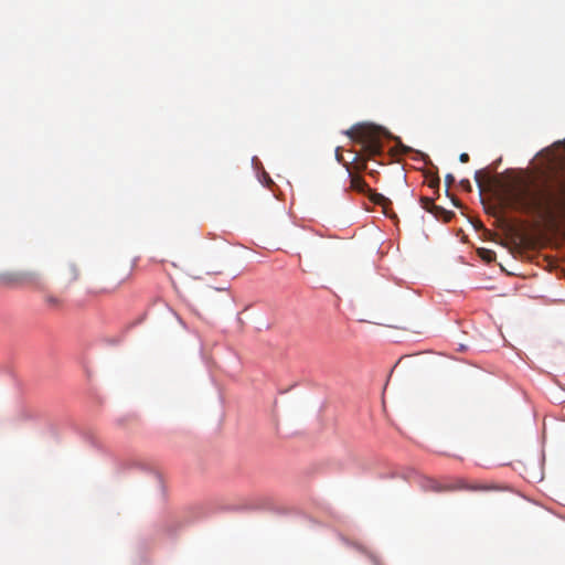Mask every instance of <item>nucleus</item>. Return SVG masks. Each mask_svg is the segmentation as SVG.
Instances as JSON below:
<instances>
[{"label":"nucleus","instance_id":"nucleus-17","mask_svg":"<svg viewBox=\"0 0 565 565\" xmlns=\"http://www.w3.org/2000/svg\"><path fill=\"white\" fill-rule=\"evenodd\" d=\"M429 186L431 188H438L439 186V179L431 180L429 183Z\"/></svg>","mask_w":565,"mask_h":565},{"label":"nucleus","instance_id":"nucleus-7","mask_svg":"<svg viewBox=\"0 0 565 565\" xmlns=\"http://www.w3.org/2000/svg\"><path fill=\"white\" fill-rule=\"evenodd\" d=\"M422 487L424 490H431V491H436V492H440V491H447V487H444L441 484L438 483V481L434 480V479H425L422 483Z\"/></svg>","mask_w":565,"mask_h":565},{"label":"nucleus","instance_id":"nucleus-10","mask_svg":"<svg viewBox=\"0 0 565 565\" xmlns=\"http://www.w3.org/2000/svg\"><path fill=\"white\" fill-rule=\"evenodd\" d=\"M479 255L480 257L486 260L487 263H491L492 260L495 259V253L491 249H484L482 248L480 252H479Z\"/></svg>","mask_w":565,"mask_h":565},{"label":"nucleus","instance_id":"nucleus-5","mask_svg":"<svg viewBox=\"0 0 565 565\" xmlns=\"http://www.w3.org/2000/svg\"><path fill=\"white\" fill-rule=\"evenodd\" d=\"M344 168L347 169V171L349 172V177H350V188L359 193H363V194H366L369 192H371V189L370 186L366 184V182L364 181V179L358 174V173H353L351 170H350V166L349 163H344Z\"/></svg>","mask_w":565,"mask_h":565},{"label":"nucleus","instance_id":"nucleus-16","mask_svg":"<svg viewBox=\"0 0 565 565\" xmlns=\"http://www.w3.org/2000/svg\"><path fill=\"white\" fill-rule=\"evenodd\" d=\"M445 180H446L447 185H450L455 182V177L452 174H447Z\"/></svg>","mask_w":565,"mask_h":565},{"label":"nucleus","instance_id":"nucleus-14","mask_svg":"<svg viewBox=\"0 0 565 565\" xmlns=\"http://www.w3.org/2000/svg\"><path fill=\"white\" fill-rule=\"evenodd\" d=\"M460 185L467 190V191H471V184H470V181L469 180H461L460 181Z\"/></svg>","mask_w":565,"mask_h":565},{"label":"nucleus","instance_id":"nucleus-12","mask_svg":"<svg viewBox=\"0 0 565 565\" xmlns=\"http://www.w3.org/2000/svg\"><path fill=\"white\" fill-rule=\"evenodd\" d=\"M335 159L338 162L342 163L344 166V163H348L347 161H344L343 159V156H342V149L340 147H338L335 149Z\"/></svg>","mask_w":565,"mask_h":565},{"label":"nucleus","instance_id":"nucleus-11","mask_svg":"<svg viewBox=\"0 0 565 565\" xmlns=\"http://www.w3.org/2000/svg\"><path fill=\"white\" fill-rule=\"evenodd\" d=\"M488 178L489 177L483 171H477L475 173V180L480 188H482L484 180Z\"/></svg>","mask_w":565,"mask_h":565},{"label":"nucleus","instance_id":"nucleus-8","mask_svg":"<svg viewBox=\"0 0 565 565\" xmlns=\"http://www.w3.org/2000/svg\"><path fill=\"white\" fill-rule=\"evenodd\" d=\"M420 205L424 210L434 214H437L438 211H443L441 207L435 205L433 200L427 196L420 198Z\"/></svg>","mask_w":565,"mask_h":565},{"label":"nucleus","instance_id":"nucleus-4","mask_svg":"<svg viewBox=\"0 0 565 565\" xmlns=\"http://www.w3.org/2000/svg\"><path fill=\"white\" fill-rule=\"evenodd\" d=\"M81 271L75 263H66L61 269V278L66 286H70L79 279Z\"/></svg>","mask_w":565,"mask_h":565},{"label":"nucleus","instance_id":"nucleus-6","mask_svg":"<svg viewBox=\"0 0 565 565\" xmlns=\"http://www.w3.org/2000/svg\"><path fill=\"white\" fill-rule=\"evenodd\" d=\"M498 489L495 486H487V484H470L465 480H458L454 486H447V491L451 490H469V491H489Z\"/></svg>","mask_w":565,"mask_h":565},{"label":"nucleus","instance_id":"nucleus-3","mask_svg":"<svg viewBox=\"0 0 565 565\" xmlns=\"http://www.w3.org/2000/svg\"><path fill=\"white\" fill-rule=\"evenodd\" d=\"M3 279L14 285H32L39 281L40 275L36 271H18L4 275Z\"/></svg>","mask_w":565,"mask_h":565},{"label":"nucleus","instance_id":"nucleus-9","mask_svg":"<svg viewBox=\"0 0 565 565\" xmlns=\"http://www.w3.org/2000/svg\"><path fill=\"white\" fill-rule=\"evenodd\" d=\"M370 193V199L373 203L377 204V205H383L385 206L386 202L388 201L383 194H380V193H375V192H369Z\"/></svg>","mask_w":565,"mask_h":565},{"label":"nucleus","instance_id":"nucleus-2","mask_svg":"<svg viewBox=\"0 0 565 565\" xmlns=\"http://www.w3.org/2000/svg\"><path fill=\"white\" fill-rule=\"evenodd\" d=\"M382 129L370 124H358L345 131L354 142L362 146L363 153H355L353 162H349L350 170L360 174L367 168V160L380 156L383 151L381 141Z\"/></svg>","mask_w":565,"mask_h":565},{"label":"nucleus","instance_id":"nucleus-13","mask_svg":"<svg viewBox=\"0 0 565 565\" xmlns=\"http://www.w3.org/2000/svg\"><path fill=\"white\" fill-rule=\"evenodd\" d=\"M46 302H47L49 305H52V306H55V307H58V306L61 305L60 299H57V298H55V297H52V296H50V297H47V298H46Z\"/></svg>","mask_w":565,"mask_h":565},{"label":"nucleus","instance_id":"nucleus-1","mask_svg":"<svg viewBox=\"0 0 565 565\" xmlns=\"http://www.w3.org/2000/svg\"><path fill=\"white\" fill-rule=\"evenodd\" d=\"M502 188L501 201L508 207L544 221L565 218V174H550L535 189L519 177Z\"/></svg>","mask_w":565,"mask_h":565},{"label":"nucleus","instance_id":"nucleus-15","mask_svg":"<svg viewBox=\"0 0 565 565\" xmlns=\"http://www.w3.org/2000/svg\"><path fill=\"white\" fill-rule=\"evenodd\" d=\"M459 160H460V162H462V163L468 162V161H469V154H468V153H466V152H462V153L459 156Z\"/></svg>","mask_w":565,"mask_h":565}]
</instances>
